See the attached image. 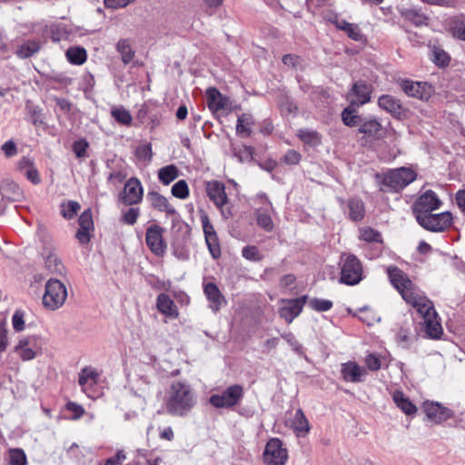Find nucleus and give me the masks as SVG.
Here are the masks:
<instances>
[{"instance_id": "f257e3e1", "label": "nucleus", "mask_w": 465, "mask_h": 465, "mask_svg": "<svg viewBox=\"0 0 465 465\" xmlns=\"http://www.w3.org/2000/svg\"><path fill=\"white\" fill-rule=\"evenodd\" d=\"M77 383L89 399L96 400L104 395V378L99 368L93 365L82 368L77 375Z\"/></svg>"}, {"instance_id": "f03ea898", "label": "nucleus", "mask_w": 465, "mask_h": 465, "mask_svg": "<svg viewBox=\"0 0 465 465\" xmlns=\"http://www.w3.org/2000/svg\"><path fill=\"white\" fill-rule=\"evenodd\" d=\"M392 285L398 290L404 301L413 305L419 298H423L422 292L413 284L408 275L398 267L391 266L387 269Z\"/></svg>"}, {"instance_id": "7ed1b4c3", "label": "nucleus", "mask_w": 465, "mask_h": 465, "mask_svg": "<svg viewBox=\"0 0 465 465\" xmlns=\"http://www.w3.org/2000/svg\"><path fill=\"white\" fill-rule=\"evenodd\" d=\"M383 192H398L416 179V173L411 168L401 167L392 169L383 174H376Z\"/></svg>"}, {"instance_id": "20e7f679", "label": "nucleus", "mask_w": 465, "mask_h": 465, "mask_svg": "<svg viewBox=\"0 0 465 465\" xmlns=\"http://www.w3.org/2000/svg\"><path fill=\"white\" fill-rule=\"evenodd\" d=\"M414 307L423 319L424 331L430 339H439L443 333L442 326L438 319V314L432 302L425 296L419 298Z\"/></svg>"}, {"instance_id": "39448f33", "label": "nucleus", "mask_w": 465, "mask_h": 465, "mask_svg": "<svg viewBox=\"0 0 465 465\" xmlns=\"http://www.w3.org/2000/svg\"><path fill=\"white\" fill-rule=\"evenodd\" d=\"M66 286L57 279H49L45 283L43 295V306L48 311H55L61 308L67 299Z\"/></svg>"}, {"instance_id": "423d86ee", "label": "nucleus", "mask_w": 465, "mask_h": 465, "mask_svg": "<svg viewBox=\"0 0 465 465\" xmlns=\"http://www.w3.org/2000/svg\"><path fill=\"white\" fill-rule=\"evenodd\" d=\"M193 399L190 386L180 381L173 382L163 396L167 407H191Z\"/></svg>"}, {"instance_id": "0eeeda50", "label": "nucleus", "mask_w": 465, "mask_h": 465, "mask_svg": "<svg viewBox=\"0 0 465 465\" xmlns=\"http://www.w3.org/2000/svg\"><path fill=\"white\" fill-rule=\"evenodd\" d=\"M341 259V282L347 285L358 284L363 277L361 261L351 253H343Z\"/></svg>"}, {"instance_id": "6e6552de", "label": "nucleus", "mask_w": 465, "mask_h": 465, "mask_svg": "<svg viewBox=\"0 0 465 465\" xmlns=\"http://www.w3.org/2000/svg\"><path fill=\"white\" fill-rule=\"evenodd\" d=\"M11 353H15L23 361H32L42 353L41 340L36 335L22 336L14 345Z\"/></svg>"}, {"instance_id": "1a4fd4ad", "label": "nucleus", "mask_w": 465, "mask_h": 465, "mask_svg": "<svg viewBox=\"0 0 465 465\" xmlns=\"http://www.w3.org/2000/svg\"><path fill=\"white\" fill-rule=\"evenodd\" d=\"M206 193L210 200L221 211L222 215L225 219H229L232 216V209L230 207H225L228 203V197L223 183L216 180L207 182Z\"/></svg>"}, {"instance_id": "9d476101", "label": "nucleus", "mask_w": 465, "mask_h": 465, "mask_svg": "<svg viewBox=\"0 0 465 465\" xmlns=\"http://www.w3.org/2000/svg\"><path fill=\"white\" fill-rule=\"evenodd\" d=\"M266 465H285L288 460V450L278 438H272L265 445L262 454Z\"/></svg>"}, {"instance_id": "9b49d317", "label": "nucleus", "mask_w": 465, "mask_h": 465, "mask_svg": "<svg viewBox=\"0 0 465 465\" xmlns=\"http://www.w3.org/2000/svg\"><path fill=\"white\" fill-rule=\"evenodd\" d=\"M440 204L441 201L433 191L428 190L424 192L417 198L412 206L416 220L418 221L420 217L432 213L433 211L440 207Z\"/></svg>"}, {"instance_id": "f8f14e48", "label": "nucleus", "mask_w": 465, "mask_h": 465, "mask_svg": "<svg viewBox=\"0 0 465 465\" xmlns=\"http://www.w3.org/2000/svg\"><path fill=\"white\" fill-rule=\"evenodd\" d=\"M418 223L424 229L439 232L448 229L452 223V215L450 212L440 213H430L424 217H420Z\"/></svg>"}, {"instance_id": "ddd939ff", "label": "nucleus", "mask_w": 465, "mask_h": 465, "mask_svg": "<svg viewBox=\"0 0 465 465\" xmlns=\"http://www.w3.org/2000/svg\"><path fill=\"white\" fill-rule=\"evenodd\" d=\"M163 232V229L157 224H152L146 229L145 242L150 251L156 256H163L167 248Z\"/></svg>"}, {"instance_id": "4468645a", "label": "nucleus", "mask_w": 465, "mask_h": 465, "mask_svg": "<svg viewBox=\"0 0 465 465\" xmlns=\"http://www.w3.org/2000/svg\"><path fill=\"white\" fill-rule=\"evenodd\" d=\"M407 416H412L418 411L420 415L423 416L424 421L428 425H435L441 423L451 417L450 409H402Z\"/></svg>"}, {"instance_id": "2eb2a0df", "label": "nucleus", "mask_w": 465, "mask_h": 465, "mask_svg": "<svg viewBox=\"0 0 465 465\" xmlns=\"http://www.w3.org/2000/svg\"><path fill=\"white\" fill-rule=\"evenodd\" d=\"M143 189L141 182L132 177L128 179L120 193V200L125 205H134L139 203L143 199Z\"/></svg>"}, {"instance_id": "dca6fc26", "label": "nucleus", "mask_w": 465, "mask_h": 465, "mask_svg": "<svg viewBox=\"0 0 465 465\" xmlns=\"http://www.w3.org/2000/svg\"><path fill=\"white\" fill-rule=\"evenodd\" d=\"M242 397V388L240 385H232L222 395H213L210 398V403L213 407H233L239 403Z\"/></svg>"}, {"instance_id": "f3484780", "label": "nucleus", "mask_w": 465, "mask_h": 465, "mask_svg": "<svg viewBox=\"0 0 465 465\" xmlns=\"http://www.w3.org/2000/svg\"><path fill=\"white\" fill-rule=\"evenodd\" d=\"M257 200L262 205L254 212L257 224L264 231L271 232L273 229V223L271 217V213L273 212L272 205L263 193L258 194Z\"/></svg>"}, {"instance_id": "a211bd4d", "label": "nucleus", "mask_w": 465, "mask_h": 465, "mask_svg": "<svg viewBox=\"0 0 465 465\" xmlns=\"http://www.w3.org/2000/svg\"><path fill=\"white\" fill-rule=\"evenodd\" d=\"M371 86L363 81H358L353 84L347 94V100L351 105L361 106L371 100Z\"/></svg>"}, {"instance_id": "6ab92c4d", "label": "nucleus", "mask_w": 465, "mask_h": 465, "mask_svg": "<svg viewBox=\"0 0 465 465\" xmlns=\"http://www.w3.org/2000/svg\"><path fill=\"white\" fill-rule=\"evenodd\" d=\"M400 86L408 96L420 100H428L432 93L431 86L424 82L401 80L400 82Z\"/></svg>"}, {"instance_id": "aec40b11", "label": "nucleus", "mask_w": 465, "mask_h": 465, "mask_svg": "<svg viewBox=\"0 0 465 465\" xmlns=\"http://www.w3.org/2000/svg\"><path fill=\"white\" fill-rule=\"evenodd\" d=\"M306 296H302L293 300H282L279 309L280 316L285 320L287 323H291L302 312L305 304Z\"/></svg>"}, {"instance_id": "412c9836", "label": "nucleus", "mask_w": 465, "mask_h": 465, "mask_svg": "<svg viewBox=\"0 0 465 465\" xmlns=\"http://www.w3.org/2000/svg\"><path fill=\"white\" fill-rule=\"evenodd\" d=\"M341 374L345 381L359 383L363 381L367 371L356 361H350L341 364Z\"/></svg>"}, {"instance_id": "4be33fe9", "label": "nucleus", "mask_w": 465, "mask_h": 465, "mask_svg": "<svg viewBox=\"0 0 465 465\" xmlns=\"http://www.w3.org/2000/svg\"><path fill=\"white\" fill-rule=\"evenodd\" d=\"M378 104L381 109L396 118H401L407 114V109L401 101L389 94L381 95L378 100Z\"/></svg>"}, {"instance_id": "5701e85b", "label": "nucleus", "mask_w": 465, "mask_h": 465, "mask_svg": "<svg viewBox=\"0 0 465 465\" xmlns=\"http://www.w3.org/2000/svg\"><path fill=\"white\" fill-rule=\"evenodd\" d=\"M206 99L209 109L214 113L230 110L231 108L229 98L223 96L214 87H211L206 90Z\"/></svg>"}, {"instance_id": "b1692460", "label": "nucleus", "mask_w": 465, "mask_h": 465, "mask_svg": "<svg viewBox=\"0 0 465 465\" xmlns=\"http://www.w3.org/2000/svg\"><path fill=\"white\" fill-rule=\"evenodd\" d=\"M156 308L160 313L169 320H176L179 317L177 306L170 296L164 292H162L157 296Z\"/></svg>"}, {"instance_id": "393cba45", "label": "nucleus", "mask_w": 465, "mask_h": 465, "mask_svg": "<svg viewBox=\"0 0 465 465\" xmlns=\"http://www.w3.org/2000/svg\"><path fill=\"white\" fill-rule=\"evenodd\" d=\"M382 126L380 122L374 118L365 119L361 121L358 129L364 139L376 140L381 135Z\"/></svg>"}, {"instance_id": "a878e982", "label": "nucleus", "mask_w": 465, "mask_h": 465, "mask_svg": "<svg viewBox=\"0 0 465 465\" xmlns=\"http://www.w3.org/2000/svg\"><path fill=\"white\" fill-rule=\"evenodd\" d=\"M147 199L150 202L152 207L160 212L165 213L167 215H173L176 213L174 207L170 204L168 199L159 193H149L147 194Z\"/></svg>"}, {"instance_id": "bb28decb", "label": "nucleus", "mask_w": 465, "mask_h": 465, "mask_svg": "<svg viewBox=\"0 0 465 465\" xmlns=\"http://www.w3.org/2000/svg\"><path fill=\"white\" fill-rule=\"evenodd\" d=\"M204 294L210 302V308L213 312L219 311L223 302H224V298L216 284L213 282L207 283L204 286Z\"/></svg>"}, {"instance_id": "cd10ccee", "label": "nucleus", "mask_w": 465, "mask_h": 465, "mask_svg": "<svg viewBox=\"0 0 465 465\" xmlns=\"http://www.w3.org/2000/svg\"><path fill=\"white\" fill-rule=\"evenodd\" d=\"M401 15L405 22L415 26L428 25L429 17L420 10L415 8H407L401 11Z\"/></svg>"}, {"instance_id": "c85d7f7f", "label": "nucleus", "mask_w": 465, "mask_h": 465, "mask_svg": "<svg viewBox=\"0 0 465 465\" xmlns=\"http://www.w3.org/2000/svg\"><path fill=\"white\" fill-rule=\"evenodd\" d=\"M333 23L338 29L344 31L351 39L354 41H361L363 39V35L358 25L346 22L342 19H337Z\"/></svg>"}, {"instance_id": "c756f323", "label": "nucleus", "mask_w": 465, "mask_h": 465, "mask_svg": "<svg viewBox=\"0 0 465 465\" xmlns=\"http://www.w3.org/2000/svg\"><path fill=\"white\" fill-rule=\"evenodd\" d=\"M116 50L121 56L123 64H128L134 60L135 53L129 39H120L116 44Z\"/></svg>"}, {"instance_id": "7c9ffc66", "label": "nucleus", "mask_w": 465, "mask_h": 465, "mask_svg": "<svg viewBox=\"0 0 465 465\" xmlns=\"http://www.w3.org/2000/svg\"><path fill=\"white\" fill-rule=\"evenodd\" d=\"M41 48V44L37 40H28L17 46L15 54L21 58H29L36 54Z\"/></svg>"}, {"instance_id": "2f4dec72", "label": "nucleus", "mask_w": 465, "mask_h": 465, "mask_svg": "<svg viewBox=\"0 0 465 465\" xmlns=\"http://www.w3.org/2000/svg\"><path fill=\"white\" fill-rule=\"evenodd\" d=\"M179 176V169L174 164L163 166L158 170V180L163 185H169Z\"/></svg>"}, {"instance_id": "473e14b6", "label": "nucleus", "mask_w": 465, "mask_h": 465, "mask_svg": "<svg viewBox=\"0 0 465 465\" xmlns=\"http://www.w3.org/2000/svg\"><path fill=\"white\" fill-rule=\"evenodd\" d=\"M349 216L352 221H361L365 215L364 203L360 198L348 201Z\"/></svg>"}, {"instance_id": "72a5a7b5", "label": "nucleus", "mask_w": 465, "mask_h": 465, "mask_svg": "<svg viewBox=\"0 0 465 465\" xmlns=\"http://www.w3.org/2000/svg\"><path fill=\"white\" fill-rule=\"evenodd\" d=\"M253 125L252 116L249 114H242L238 117L236 124L237 134L242 137H248L252 134V126Z\"/></svg>"}, {"instance_id": "f704fd0d", "label": "nucleus", "mask_w": 465, "mask_h": 465, "mask_svg": "<svg viewBox=\"0 0 465 465\" xmlns=\"http://www.w3.org/2000/svg\"><path fill=\"white\" fill-rule=\"evenodd\" d=\"M66 58L73 64H83L87 58L86 51L84 47H70L66 51Z\"/></svg>"}, {"instance_id": "c9c22d12", "label": "nucleus", "mask_w": 465, "mask_h": 465, "mask_svg": "<svg viewBox=\"0 0 465 465\" xmlns=\"http://www.w3.org/2000/svg\"><path fill=\"white\" fill-rule=\"evenodd\" d=\"M111 115L113 118L122 125H130L133 121V117L128 110L123 106H114L111 109Z\"/></svg>"}, {"instance_id": "e433bc0d", "label": "nucleus", "mask_w": 465, "mask_h": 465, "mask_svg": "<svg viewBox=\"0 0 465 465\" xmlns=\"http://www.w3.org/2000/svg\"><path fill=\"white\" fill-rule=\"evenodd\" d=\"M353 105L346 107L341 113V119L345 125L349 127H354L361 124V118L356 113L355 109L352 108Z\"/></svg>"}, {"instance_id": "4c0bfd02", "label": "nucleus", "mask_w": 465, "mask_h": 465, "mask_svg": "<svg viewBox=\"0 0 465 465\" xmlns=\"http://www.w3.org/2000/svg\"><path fill=\"white\" fill-rule=\"evenodd\" d=\"M292 426L298 433H303L309 430V424L303 412L302 411V409H298L296 411Z\"/></svg>"}, {"instance_id": "58836bf2", "label": "nucleus", "mask_w": 465, "mask_h": 465, "mask_svg": "<svg viewBox=\"0 0 465 465\" xmlns=\"http://www.w3.org/2000/svg\"><path fill=\"white\" fill-rule=\"evenodd\" d=\"M8 465H26L27 460L22 449H11L8 452Z\"/></svg>"}, {"instance_id": "ea45409f", "label": "nucleus", "mask_w": 465, "mask_h": 465, "mask_svg": "<svg viewBox=\"0 0 465 465\" xmlns=\"http://www.w3.org/2000/svg\"><path fill=\"white\" fill-rule=\"evenodd\" d=\"M173 196L184 200L189 197V187L185 180H179L171 189Z\"/></svg>"}, {"instance_id": "a19ab883", "label": "nucleus", "mask_w": 465, "mask_h": 465, "mask_svg": "<svg viewBox=\"0 0 465 465\" xmlns=\"http://www.w3.org/2000/svg\"><path fill=\"white\" fill-rule=\"evenodd\" d=\"M360 239L367 242H381L382 241L381 234L371 227L361 229Z\"/></svg>"}, {"instance_id": "79ce46f5", "label": "nucleus", "mask_w": 465, "mask_h": 465, "mask_svg": "<svg viewBox=\"0 0 465 465\" xmlns=\"http://www.w3.org/2000/svg\"><path fill=\"white\" fill-rule=\"evenodd\" d=\"M80 204L75 201H68L61 204V213L65 219H72L80 210Z\"/></svg>"}, {"instance_id": "37998d69", "label": "nucleus", "mask_w": 465, "mask_h": 465, "mask_svg": "<svg viewBox=\"0 0 465 465\" xmlns=\"http://www.w3.org/2000/svg\"><path fill=\"white\" fill-rule=\"evenodd\" d=\"M432 61L440 66L447 65L450 62L449 54L441 48L434 46L431 50Z\"/></svg>"}, {"instance_id": "c03bdc74", "label": "nucleus", "mask_w": 465, "mask_h": 465, "mask_svg": "<svg viewBox=\"0 0 465 465\" xmlns=\"http://www.w3.org/2000/svg\"><path fill=\"white\" fill-rule=\"evenodd\" d=\"M136 157L143 162H150L153 157L152 145L150 143H143L137 146L135 151Z\"/></svg>"}, {"instance_id": "a18cd8bd", "label": "nucleus", "mask_w": 465, "mask_h": 465, "mask_svg": "<svg viewBox=\"0 0 465 465\" xmlns=\"http://www.w3.org/2000/svg\"><path fill=\"white\" fill-rule=\"evenodd\" d=\"M205 241L211 255L214 259L219 258L221 256V248L217 234L205 237Z\"/></svg>"}, {"instance_id": "49530a36", "label": "nucleus", "mask_w": 465, "mask_h": 465, "mask_svg": "<svg viewBox=\"0 0 465 465\" xmlns=\"http://www.w3.org/2000/svg\"><path fill=\"white\" fill-rule=\"evenodd\" d=\"M242 255L243 258L252 262H258L262 260V255L261 254L259 249L253 245L245 246L242 250Z\"/></svg>"}, {"instance_id": "de8ad7c7", "label": "nucleus", "mask_w": 465, "mask_h": 465, "mask_svg": "<svg viewBox=\"0 0 465 465\" xmlns=\"http://www.w3.org/2000/svg\"><path fill=\"white\" fill-rule=\"evenodd\" d=\"M12 326L16 332H20L25 330V312L23 311L17 310L15 312L12 317Z\"/></svg>"}, {"instance_id": "09e8293b", "label": "nucleus", "mask_w": 465, "mask_h": 465, "mask_svg": "<svg viewBox=\"0 0 465 465\" xmlns=\"http://www.w3.org/2000/svg\"><path fill=\"white\" fill-rule=\"evenodd\" d=\"M300 139L306 144L316 145L318 142V134L309 130H300L298 133Z\"/></svg>"}, {"instance_id": "8fccbe9b", "label": "nucleus", "mask_w": 465, "mask_h": 465, "mask_svg": "<svg viewBox=\"0 0 465 465\" xmlns=\"http://www.w3.org/2000/svg\"><path fill=\"white\" fill-rule=\"evenodd\" d=\"M79 227L84 229H89L91 231L94 230V221L91 210H85L80 215L79 220Z\"/></svg>"}, {"instance_id": "3c124183", "label": "nucleus", "mask_w": 465, "mask_h": 465, "mask_svg": "<svg viewBox=\"0 0 465 465\" xmlns=\"http://www.w3.org/2000/svg\"><path fill=\"white\" fill-rule=\"evenodd\" d=\"M392 399L397 407H416L401 391H393Z\"/></svg>"}, {"instance_id": "603ef678", "label": "nucleus", "mask_w": 465, "mask_h": 465, "mask_svg": "<svg viewBox=\"0 0 465 465\" xmlns=\"http://www.w3.org/2000/svg\"><path fill=\"white\" fill-rule=\"evenodd\" d=\"M364 363L370 371H378L381 367L380 356L374 353L368 354L364 360Z\"/></svg>"}, {"instance_id": "864d4df0", "label": "nucleus", "mask_w": 465, "mask_h": 465, "mask_svg": "<svg viewBox=\"0 0 465 465\" xmlns=\"http://www.w3.org/2000/svg\"><path fill=\"white\" fill-rule=\"evenodd\" d=\"M139 215V208H130L123 214L122 221L126 224L134 225L136 223Z\"/></svg>"}, {"instance_id": "5fc2aeb1", "label": "nucleus", "mask_w": 465, "mask_h": 465, "mask_svg": "<svg viewBox=\"0 0 465 465\" xmlns=\"http://www.w3.org/2000/svg\"><path fill=\"white\" fill-rule=\"evenodd\" d=\"M302 155L295 150H289L282 157L283 163L289 165H296L300 163Z\"/></svg>"}, {"instance_id": "6e6d98bb", "label": "nucleus", "mask_w": 465, "mask_h": 465, "mask_svg": "<svg viewBox=\"0 0 465 465\" xmlns=\"http://www.w3.org/2000/svg\"><path fill=\"white\" fill-rule=\"evenodd\" d=\"M135 0H104V5L109 9L124 8Z\"/></svg>"}, {"instance_id": "4d7b16f0", "label": "nucleus", "mask_w": 465, "mask_h": 465, "mask_svg": "<svg viewBox=\"0 0 465 465\" xmlns=\"http://www.w3.org/2000/svg\"><path fill=\"white\" fill-rule=\"evenodd\" d=\"M3 153L6 157H13L17 154V147L14 141L9 140L5 142L1 147Z\"/></svg>"}, {"instance_id": "13d9d810", "label": "nucleus", "mask_w": 465, "mask_h": 465, "mask_svg": "<svg viewBox=\"0 0 465 465\" xmlns=\"http://www.w3.org/2000/svg\"><path fill=\"white\" fill-rule=\"evenodd\" d=\"M87 143L85 141L80 140L77 142H74L73 144V150L75 155L78 158H82L85 156L86 149H87Z\"/></svg>"}, {"instance_id": "bf43d9fd", "label": "nucleus", "mask_w": 465, "mask_h": 465, "mask_svg": "<svg viewBox=\"0 0 465 465\" xmlns=\"http://www.w3.org/2000/svg\"><path fill=\"white\" fill-rule=\"evenodd\" d=\"M397 341L403 347H407L411 341V331L408 329L401 328L400 329L397 334Z\"/></svg>"}, {"instance_id": "052dcab7", "label": "nucleus", "mask_w": 465, "mask_h": 465, "mask_svg": "<svg viewBox=\"0 0 465 465\" xmlns=\"http://www.w3.org/2000/svg\"><path fill=\"white\" fill-rule=\"evenodd\" d=\"M64 411L63 417L64 419L78 420L84 414V409H64Z\"/></svg>"}, {"instance_id": "680f3d73", "label": "nucleus", "mask_w": 465, "mask_h": 465, "mask_svg": "<svg viewBox=\"0 0 465 465\" xmlns=\"http://www.w3.org/2000/svg\"><path fill=\"white\" fill-rule=\"evenodd\" d=\"M91 230L89 229H84L82 227H79L75 237L78 240V242L82 244L87 243L90 241L91 238Z\"/></svg>"}, {"instance_id": "e2e57ef3", "label": "nucleus", "mask_w": 465, "mask_h": 465, "mask_svg": "<svg viewBox=\"0 0 465 465\" xmlns=\"http://www.w3.org/2000/svg\"><path fill=\"white\" fill-rule=\"evenodd\" d=\"M125 459L126 456L124 450H118L115 456L106 460L104 465H121Z\"/></svg>"}, {"instance_id": "0e129e2a", "label": "nucleus", "mask_w": 465, "mask_h": 465, "mask_svg": "<svg viewBox=\"0 0 465 465\" xmlns=\"http://www.w3.org/2000/svg\"><path fill=\"white\" fill-rule=\"evenodd\" d=\"M8 345L7 330L4 323H0V352L5 351Z\"/></svg>"}, {"instance_id": "69168bd1", "label": "nucleus", "mask_w": 465, "mask_h": 465, "mask_svg": "<svg viewBox=\"0 0 465 465\" xmlns=\"http://www.w3.org/2000/svg\"><path fill=\"white\" fill-rule=\"evenodd\" d=\"M202 223H203V232H204L205 237L211 236V235L213 236V235L216 234L214 228L209 222V219L207 216H204L202 218Z\"/></svg>"}, {"instance_id": "338daca9", "label": "nucleus", "mask_w": 465, "mask_h": 465, "mask_svg": "<svg viewBox=\"0 0 465 465\" xmlns=\"http://www.w3.org/2000/svg\"><path fill=\"white\" fill-rule=\"evenodd\" d=\"M25 176L34 184H38L40 183L38 171L34 166L25 171Z\"/></svg>"}, {"instance_id": "774afa93", "label": "nucleus", "mask_w": 465, "mask_h": 465, "mask_svg": "<svg viewBox=\"0 0 465 465\" xmlns=\"http://www.w3.org/2000/svg\"><path fill=\"white\" fill-rule=\"evenodd\" d=\"M423 3L443 7L453 6L456 0H421Z\"/></svg>"}]
</instances>
